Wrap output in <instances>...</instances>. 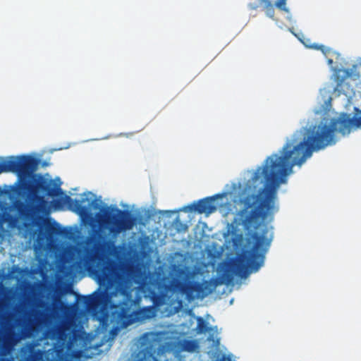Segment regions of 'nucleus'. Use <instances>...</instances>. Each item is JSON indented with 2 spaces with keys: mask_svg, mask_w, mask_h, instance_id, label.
I'll use <instances>...</instances> for the list:
<instances>
[{
  "mask_svg": "<svg viewBox=\"0 0 361 361\" xmlns=\"http://www.w3.org/2000/svg\"><path fill=\"white\" fill-rule=\"evenodd\" d=\"M43 224L45 229V232H43L42 226H40L39 231V238L43 239L47 235L49 237H53L56 235H61L65 234V229L61 228V226L51 219H44Z\"/></svg>",
  "mask_w": 361,
  "mask_h": 361,
  "instance_id": "9b49d317",
  "label": "nucleus"
},
{
  "mask_svg": "<svg viewBox=\"0 0 361 361\" xmlns=\"http://www.w3.org/2000/svg\"><path fill=\"white\" fill-rule=\"evenodd\" d=\"M286 2L287 0H248L247 6L250 11H257L262 6L267 16L274 20V7L287 13H290Z\"/></svg>",
  "mask_w": 361,
  "mask_h": 361,
  "instance_id": "6e6552de",
  "label": "nucleus"
},
{
  "mask_svg": "<svg viewBox=\"0 0 361 361\" xmlns=\"http://www.w3.org/2000/svg\"><path fill=\"white\" fill-rule=\"evenodd\" d=\"M223 195L224 194H217L212 197H205L197 202H194L188 207L190 211H195L198 214H209L216 210V207L213 204V202L216 199L223 197Z\"/></svg>",
  "mask_w": 361,
  "mask_h": 361,
  "instance_id": "9d476101",
  "label": "nucleus"
},
{
  "mask_svg": "<svg viewBox=\"0 0 361 361\" xmlns=\"http://www.w3.org/2000/svg\"><path fill=\"white\" fill-rule=\"evenodd\" d=\"M361 127V116L350 117L341 113L333 118L329 123H319L305 129L303 138L288 141L281 154H273L265 160L264 166L259 167L252 180L257 182L263 176L266 184L259 193L243 191L235 201L238 207L237 216L239 223L247 231L257 229L262 221L272 220L278 211L275 205L277 188L286 183L287 176L292 173L294 166H301L313 152L324 149L336 143L335 133L343 135L350 133L353 128Z\"/></svg>",
  "mask_w": 361,
  "mask_h": 361,
  "instance_id": "f257e3e1",
  "label": "nucleus"
},
{
  "mask_svg": "<svg viewBox=\"0 0 361 361\" xmlns=\"http://www.w3.org/2000/svg\"><path fill=\"white\" fill-rule=\"evenodd\" d=\"M53 334L58 342L62 345L54 351L56 361H69L64 347H71L75 339V333L71 322L64 320L59 323L53 331Z\"/></svg>",
  "mask_w": 361,
  "mask_h": 361,
  "instance_id": "423d86ee",
  "label": "nucleus"
},
{
  "mask_svg": "<svg viewBox=\"0 0 361 361\" xmlns=\"http://www.w3.org/2000/svg\"><path fill=\"white\" fill-rule=\"evenodd\" d=\"M267 231L262 234L254 233L252 238L255 243L250 250H244L243 253L231 262V271L240 277L245 275L247 269L251 271H257L263 265L267 247L269 240L267 238Z\"/></svg>",
  "mask_w": 361,
  "mask_h": 361,
  "instance_id": "20e7f679",
  "label": "nucleus"
},
{
  "mask_svg": "<svg viewBox=\"0 0 361 361\" xmlns=\"http://www.w3.org/2000/svg\"><path fill=\"white\" fill-rule=\"evenodd\" d=\"M217 286L216 279H212L209 281L203 282L186 281L180 284V290L186 295L189 300L195 298L203 299L216 288Z\"/></svg>",
  "mask_w": 361,
  "mask_h": 361,
  "instance_id": "0eeeda50",
  "label": "nucleus"
},
{
  "mask_svg": "<svg viewBox=\"0 0 361 361\" xmlns=\"http://www.w3.org/2000/svg\"><path fill=\"white\" fill-rule=\"evenodd\" d=\"M98 215L101 228L108 230L109 234L116 236L123 231L131 230L137 224V218L130 212L122 210L116 206L106 207Z\"/></svg>",
  "mask_w": 361,
  "mask_h": 361,
  "instance_id": "39448f33",
  "label": "nucleus"
},
{
  "mask_svg": "<svg viewBox=\"0 0 361 361\" xmlns=\"http://www.w3.org/2000/svg\"><path fill=\"white\" fill-rule=\"evenodd\" d=\"M197 329L200 333H205L209 331L207 322L201 317L198 319Z\"/></svg>",
  "mask_w": 361,
  "mask_h": 361,
  "instance_id": "2eb2a0df",
  "label": "nucleus"
},
{
  "mask_svg": "<svg viewBox=\"0 0 361 361\" xmlns=\"http://www.w3.org/2000/svg\"><path fill=\"white\" fill-rule=\"evenodd\" d=\"M41 356L39 350H36L32 346H30L22 348L20 361H39Z\"/></svg>",
  "mask_w": 361,
  "mask_h": 361,
  "instance_id": "f8f14e48",
  "label": "nucleus"
},
{
  "mask_svg": "<svg viewBox=\"0 0 361 361\" xmlns=\"http://www.w3.org/2000/svg\"><path fill=\"white\" fill-rule=\"evenodd\" d=\"M339 72H340V71H338L334 75V82L336 83L334 90L341 92L343 90L342 85L344 82L345 78L343 76H341L339 74Z\"/></svg>",
  "mask_w": 361,
  "mask_h": 361,
  "instance_id": "4468645a",
  "label": "nucleus"
},
{
  "mask_svg": "<svg viewBox=\"0 0 361 361\" xmlns=\"http://www.w3.org/2000/svg\"><path fill=\"white\" fill-rule=\"evenodd\" d=\"M318 49H320L322 50V51H324V49H325V47L324 45H319L318 47H317Z\"/></svg>",
  "mask_w": 361,
  "mask_h": 361,
  "instance_id": "f3484780",
  "label": "nucleus"
},
{
  "mask_svg": "<svg viewBox=\"0 0 361 361\" xmlns=\"http://www.w3.org/2000/svg\"><path fill=\"white\" fill-rule=\"evenodd\" d=\"M0 361H13L12 358L0 357Z\"/></svg>",
  "mask_w": 361,
  "mask_h": 361,
  "instance_id": "dca6fc26",
  "label": "nucleus"
},
{
  "mask_svg": "<svg viewBox=\"0 0 361 361\" xmlns=\"http://www.w3.org/2000/svg\"><path fill=\"white\" fill-rule=\"evenodd\" d=\"M197 348L198 344L195 340H185L182 343V349L187 352L192 353Z\"/></svg>",
  "mask_w": 361,
  "mask_h": 361,
  "instance_id": "ddd939ff",
  "label": "nucleus"
},
{
  "mask_svg": "<svg viewBox=\"0 0 361 361\" xmlns=\"http://www.w3.org/2000/svg\"><path fill=\"white\" fill-rule=\"evenodd\" d=\"M82 261L89 275L104 289L99 288L91 295L82 296L80 302L89 311L97 312L111 297L119 294L123 296V300L111 305V322L117 328L123 329L136 322L139 300L133 298L130 289L135 269L120 265L95 246L85 249Z\"/></svg>",
  "mask_w": 361,
  "mask_h": 361,
  "instance_id": "f03ea898",
  "label": "nucleus"
},
{
  "mask_svg": "<svg viewBox=\"0 0 361 361\" xmlns=\"http://www.w3.org/2000/svg\"><path fill=\"white\" fill-rule=\"evenodd\" d=\"M39 164L38 159L29 155L11 157L9 160L0 162V173L14 172L20 179L15 185L5 189L4 193L11 199L22 195L23 191L29 195V202L20 200L14 202V207L19 215L27 220L36 218L37 221L42 219L39 215L45 212L47 207L45 195L56 197L63 193L60 187L55 185L51 180L34 173Z\"/></svg>",
  "mask_w": 361,
  "mask_h": 361,
  "instance_id": "7ed1b4c3",
  "label": "nucleus"
},
{
  "mask_svg": "<svg viewBox=\"0 0 361 361\" xmlns=\"http://www.w3.org/2000/svg\"><path fill=\"white\" fill-rule=\"evenodd\" d=\"M89 195H92V193L90 192L83 193L82 197L80 200H73L70 196L65 195L63 198L64 202L68 205L70 209L78 212L80 215L87 216L90 213V207H92L94 209L99 208V203L96 199L92 200V202L89 203L87 206L82 205L83 203L89 202Z\"/></svg>",
  "mask_w": 361,
  "mask_h": 361,
  "instance_id": "1a4fd4ad",
  "label": "nucleus"
}]
</instances>
